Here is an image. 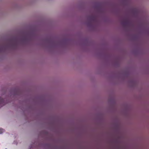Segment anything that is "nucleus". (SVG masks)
I'll return each instance as SVG.
<instances>
[{
    "label": "nucleus",
    "instance_id": "nucleus-1",
    "mask_svg": "<svg viewBox=\"0 0 149 149\" xmlns=\"http://www.w3.org/2000/svg\"><path fill=\"white\" fill-rule=\"evenodd\" d=\"M4 99L0 97V108L6 104Z\"/></svg>",
    "mask_w": 149,
    "mask_h": 149
},
{
    "label": "nucleus",
    "instance_id": "nucleus-2",
    "mask_svg": "<svg viewBox=\"0 0 149 149\" xmlns=\"http://www.w3.org/2000/svg\"><path fill=\"white\" fill-rule=\"evenodd\" d=\"M129 21L127 19L124 20L122 22V25L124 26H128L129 24Z\"/></svg>",
    "mask_w": 149,
    "mask_h": 149
},
{
    "label": "nucleus",
    "instance_id": "nucleus-3",
    "mask_svg": "<svg viewBox=\"0 0 149 149\" xmlns=\"http://www.w3.org/2000/svg\"><path fill=\"white\" fill-rule=\"evenodd\" d=\"M4 132V130L2 129H0V134H1Z\"/></svg>",
    "mask_w": 149,
    "mask_h": 149
},
{
    "label": "nucleus",
    "instance_id": "nucleus-4",
    "mask_svg": "<svg viewBox=\"0 0 149 149\" xmlns=\"http://www.w3.org/2000/svg\"><path fill=\"white\" fill-rule=\"evenodd\" d=\"M91 19L93 20H94L95 19V17L93 16H91Z\"/></svg>",
    "mask_w": 149,
    "mask_h": 149
}]
</instances>
